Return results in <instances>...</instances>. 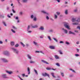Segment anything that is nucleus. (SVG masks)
I'll return each mask as SVG.
<instances>
[{"instance_id":"obj_30","label":"nucleus","mask_w":80,"mask_h":80,"mask_svg":"<svg viewBox=\"0 0 80 80\" xmlns=\"http://www.w3.org/2000/svg\"><path fill=\"white\" fill-rule=\"evenodd\" d=\"M19 46V45L18 44H17L15 45V47H18V46Z\"/></svg>"},{"instance_id":"obj_41","label":"nucleus","mask_w":80,"mask_h":80,"mask_svg":"<svg viewBox=\"0 0 80 80\" xmlns=\"http://www.w3.org/2000/svg\"><path fill=\"white\" fill-rule=\"evenodd\" d=\"M12 11L13 13H15V12H15V10H14V9H12Z\"/></svg>"},{"instance_id":"obj_37","label":"nucleus","mask_w":80,"mask_h":80,"mask_svg":"<svg viewBox=\"0 0 80 80\" xmlns=\"http://www.w3.org/2000/svg\"><path fill=\"white\" fill-rule=\"evenodd\" d=\"M66 44H67V45H69L70 44V43H69V42H66Z\"/></svg>"},{"instance_id":"obj_23","label":"nucleus","mask_w":80,"mask_h":80,"mask_svg":"<svg viewBox=\"0 0 80 80\" xmlns=\"http://www.w3.org/2000/svg\"><path fill=\"white\" fill-rule=\"evenodd\" d=\"M34 71L35 73H36V74H37V75H38V72H37V70H36L34 69Z\"/></svg>"},{"instance_id":"obj_62","label":"nucleus","mask_w":80,"mask_h":80,"mask_svg":"<svg viewBox=\"0 0 80 80\" xmlns=\"http://www.w3.org/2000/svg\"><path fill=\"white\" fill-rule=\"evenodd\" d=\"M26 46L27 47H28V44H26Z\"/></svg>"},{"instance_id":"obj_6","label":"nucleus","mask_w":80,"mask_h":80,"mask_svg":"<svg viewBox=\"0 0 80 80\" xmlns=\"http://www.w3.org/2000/svg\"><path fill=\"white\" fill-rule=\"evenodd\" d=\"M3 54L6 55H7L8 54V51H4L3 52Z\"/></svg>"},{"instance_id":"obj_50","label":"nucleus","mask_w":80,"mask_h":80,"mask_svg":"<svg viewBox=\"0 0 80 80\" xmlns=\"http://www.w3.org/2000/svg\"><path fill=\"white\" fill-rule=\"evenodd\" d=\"M63 43V42L61 41L60 42V43Z\"/></svg>"},{"instance_id":"obj_17","label":"nucleus","mask_w":80,"mask_h":80,"mask_svg":"<svg viewBox=\"0 0 80 80\" xmlns=\"http://www.w3.org/2000/svg\"><path fill=\"white\" fill-rule=\"evenodd\" d=\"M38 27L37 25H36L35 26H32V28H37Z\"/></svg>"},{"instance_id":"obj_60","label":"nucleus","mask_w":80,"mask_h":80,"mask_svg":"<svg viewBox=\"0 0 80 80\" xmlns=\"http://www.w3.org/2000/svg\"><path fill=\"white\" fill-rule=\"evenodd\" d=\"M0 43H1V44H2V43H3V42H2L0 41Z\"/></svg>"},{"instance_id":"obj_53","label":"nucleus","mask_w":80,"mask_h":80,"mask_svg":"<svg viewBox=\"0 0 80 80\" xmlns=\"http://www.w3.org/2000/svg\"><path fill=\"white\" fill-rule=\"evenodd\" d=\"M77 9H75L74 10V12H77Z\"/></svg>"},{"instance_id":"obj_2","label":"nucleus","mask_w":80,"mask_h":80,"mask_svg":"<svg viewBox=\"0 0 80 80\" xmlns=\"http://www.w3.org/2000/svg\"><path fill=\"white\" fill-rule=\"evenodd\" d=\"M42 75H43V77H46V76H47V77H48L49 78H50V76L49 75V74L46 72H45L44 74L42 73Z\"/></svg>"},{"instance_id":"obj_28","label":"nucleus","mask_w":80,"mask_h":80,"mask_svg":"<svg viewBox=\"0 0 80 80\" xmlns=\"http://www.w3.org/2000/svg\"><path fill=\"white\" fill-rule=\"evenodd\" d=\"M20 43H21V44L23 47H25V44H23V43L22 42H21Z\"/></svg>"},{"instance_id":"obj_3","label":"nucleus","mask_w":80,"mask_h":80,"mask_svg":"<svg viewBox=\"0 0 80 80\" xmlns=\"http://www.w3.org/2000/svg\"><path fill=\"white\" fill-rule=\"evenodd\" d=\"M72 20L73 22H76V21L77 22H80V19H78L77 20H76V18H73Z\"/></svg>"},{"instance_id":"obj_13","label":"nucleus","mask_w":80,"mask_h":80,"mask_svg":"<svg viewBox=\"0 0 80 80\" xmlns=\"http://www.w3.org/2000/svg\"><path fill=\"white\" fill-rule=\"evenodd\" d=\"M28 74H30V68L29 67L28 68Z\"/></svg>"},{"instance_id":"obj_49","label":"nucleus","mask_w":80,"mask_h":80,"mask_svg":"<svg viewBox=\"0 0 80 80\" xmlns=\"http://www.w3.org/2000/svg\"><path fill=\"white\" fill-rule=\"evenodd\" d=\"M76 44H77V45H78V44H79V42L78 41L76 42Z\"/></svg>"},{"instance_id":"obj_25","label":"nucleus","mask_w":80,"mask_h":80,"mask_svg":"<svg viewBox=\"0 0 80 80\" xmlns=\"http://www.w3.org/2000/svg\"><path fill=\"white\" fill-rule=\"evenodd\" d=\"M33 43H34V45H37V42H36L35 41H34Z\"/></svg>"},{"instance_id":"obj_45","label":"nucleus","mask_w":80,"mask_h":80,"mask_svg":"<svg viewBox=\"0 0 80 80\" xmlns=\"http://www.w3.org/2000/svg\"><path fill=\"white\" fill-rule=\"evenodd\" d=\"M55 18H57V15H55Z\"/></svg>"},{"instance_id":"obj_5","label":"nucleus","mask_w":80,"mask_h":80,"mask_svg":"<svg viewBox=\"0 0 80 80\" xmlns=\"http://www.w3.org/2000/svg\"><path fill=\"white\" fill-rule=\"evenodd\" d=\"M12 50L15 51L16 53H18V51L17 50V49H15L14 48H12Z\"/></svg>"},{"instance_id":"obj_29","label":"nucleus","mask_w":80,"mask_h":80,"mask_svg":"<svg viewBox=\"0 0 80 80\" xmlns=\"http://www.w3.org/2000/svg\"><path fill=\"white\" fill-rule=\"evenodd\" d=\"M61 74L62 77H64V73L63 72H61Z\"/></svg>"},{"instance_id":"obj_33","label":"nucleus","mask_w":80,"mask_h":80,"mask_svg":"<svg viewBox=\"0 0 80 80\" xmlns=\"http://www.w3.org/2000/svg\"><path fill=\"white\" fill-rule=\"evenodd\" d=\"M48 38L49 39L50 41H51V40H52V39H51V38H50V37L48 36Z\"/></svg>"},{"instance_id":"obj_52","label":"nucleus","mask_w":80,"mask_h":80,"mask_svg":"<svg viewBox=\"0 0 80 80\" xmlns=\"http://www.w3.org/2000/svg\"><path fill=\"white\" fill-rule=\"evenodd\" d=\"M56 1H57L58 2H60V0H56Z\"/></svg>"},{"instance_id":"obj_14","label":"nucleus","mask_w":80,"mask_h":80,"mask_svg":"<svg viewBox=\"0 0 80 80\" xmlns=\"http://www.w3.org/2000/svg\"><path fill=\"white\" fill-rule=\"evenodd\" d=\"M39 30H44V28L43 27H41L39 28Z\"/></svg>"},{"instance_id":"obj_31","label":"nucleus","mask_w":80,"mask_h":80,"mask_svg":"<svg viewBox=\"0 0 80 80\" xmlns=\"http://www.w3.org/2000/svg\"><path fill=\"white\" fill-rule=\"evenodd\" d=\"M29 29H30V26H28L27 30L28 31L29 30Z\"/></svg>"},{"instance_id":"obj_47","label":"nucleus","mask_w":80,"mask_h":80,"mask_svg":"<svg viewBox=\"0 0 80 80\" xmlns=\"http://www.w3.org/2000/svg\"><path fill=\"white\" fill-rule=\"evenodd\" d=\"M7 16H8V18H11V17L10 16L9 14H8Z\"/></svg>"},{"instance_id":"obj_19","label":"nucleus","mask_w":80,"mask_h":80,"mask_svg":"<svg viewBox=\"0 0 80 80\" xmlns=\"http://www.w3.org/2000/svg\"><path fill=\"white\" fill-rule=\"evenodd\" d=\"M14 42H11V45H12V46L14 45Z\"/></svg>"},{"instance_id":"obj_18","label":"nucleus","mask_w":80,"mask_h":80,"mask_svg":"<svg viewBox=\"0 0 80 80\" xmlns=\"http://www.w3.org/2000/svg\"><path fill=\"white\" fill-rule=\"evenodd\" d=\"M51 75L53 78H55L56 77L55 76H54V73H52Z\"/></svg>"},{"instance_id":"obj_35","label":"nucleus","mask_w":80,"mask_h":80,"mask_svg":"<svg viewBox=\"0 0 80 80\" xmlns=\"http://www.w3.org/2000/svg\"><path fill=\"white\" fill-rule=\"evenodd\" d=\"M27 2V0H23V2Z\"/></svg>"},{"instance_id":"obj_12","label":"nucleus","mask_w":80,"mask_h":80,"mask_svg":"<svg viewBox=\"0 0 80 80\" xmlns=\"http://www.w3.org/2000/svg\"><path fill=\"white\" fill-rule=\"evenodd\" d=\"M69 34H73V35H75V34L73 32H72L71 31H69Z\"/></svg>"},{"instance_id":"obj_59","label":"nucleus","mask_w":80,"mask_h":80,"mask_svg":"<svg viewBox=\"0 0 80 80\" xmlns=\"http://www.w3.org/2000/svg\"><path fill=\"white\" fill-rule=\"evenodd\" d=\"M25 74H22V76H23V77H25Z\"/></svg>"},{"instance_id":"obj_34","label":"nucleus","mask_w":80,"mask_h":80,"mask_svg":"<svg viewBox=\"0 0 80 80\" xmlns=\"http://www.w3.org/2000/svg\"><path fill=\"white\" fill-rule=\"evenodd\" d=\"M46 69L48 70H51V68H46Z\"/></svg>"},{"instance_id":"obj_38","label":"nucleus","mask_w":80,"mask_h":80,"mask_svg":"<svg viewBox=\"0 0 80 80\" xmlns=\"http://www.w3.org/2000/svg\"><path fill=\"white\" fill-rule=\"evenodd\" d=\"M78 23H73L72 24L73 25H78Z\"/></svg>"},{"instance_id":"obj_32","label":"nucleus","mask_w":80,"mask_h":80,"mask_svg":"<svg viewBox=\"0 0 80 80\" xmlns=\"http://www.w3.org/2000/svg\"><path fill=\"white\" fill-rule=\"evenodd\" d=\"M12 28L13 29H14L15 30H16V29H17V28L15 27L14 26L12 27Z\"/></svg>"},{"instance_id":"obj_43","label":"nucleus","mask_w":80,"mask_h":80,"mask_svg":"<svg viewBox=\"0 0 80 80\" xmlns=\"http://www.w3.org/2000/svg\"><path fill=\"white\" fill-rule=\"evenodd\" d=\"M57 14L58 15H60V12H57Z\"/></svg>"},{"instance_id":"obj_46","label":"nucleus","mask_w":80,"mask_h":80,"mask_svg":"<svg viewBox=\"0 0 80 80\" xmlns=\"http://www.w3.org/2000/svg\"><path fill=\"white\" fill-rule=\"evenodd\" d=\"M75 56H76V57H78V56H79V55H78V54H75Z\"/></svg>"},{"instance_id":"obj_58","label":"nucleus","mask_w":80,"mask_h":80,"mask_svg":"<svg viewBox=\"0 0 80 80\" xmlns=\"http://www.w3.org/2000/svg\"><path fill=\"white\" fill-rule=\"evenodd\" d=\"M77 52H79V49H77Z\"/></svg>"},{"instance_id":"obj_55","label":"nucleus","mask_w":80,"mask_h":80,"mask_svg":"<svg viewBox=\"0 0 80 80\" xmlns=\"http://www.w3.org/2000/svg\"><path fill=\"white\" fill-rule=\"evenodd\" d=\"M77 28H78L79 29V30H80V27L79 26Z\"/></svg>"},{"instance_id":"obj_24","label":"nucleus","mask_w":80,"mask_h":80,"mask_svg":"<svg viewBox=\"0 0 80 80\" xmlns=\"http://www.w3.org/2000/svg\"><path fill=\"white\" fill-rule=\"evenodd\" d=\"M53 39L54 40H55L56 42H58V40H57V39H56V38H53Z\"/></svg>"},{"instance_id":"obj_44","label":"nucleus","mask_w":80,"mask_h":80,"mask_svg":"<svg viewBox=\"0 0 80 80\" xmlns=\"http://www.w3.org/2000/svg\"><path fill=\"white\" fill-rule=\"evenodd\" d=\"M70 70H72L73 72H75V71L74 70H72V69H70Z\"/></svg>"},{"instance_id":"obj_42","label":"nucleus","mask_w":80,"mask_h":80,"mask_svg":"<svg viewBox=\"0 0 80 80\" xmlns=\"http://www.w3.org/2000/svg\"><path fill=\"white\" fill-rule=\"evenodd\" d=\"M46 18V19H47V20H48V19H49V18L48 17V16H47Z\"/></svg>"},{"instance_id":"obj_48","label":"nucleus","mask_w":80,"mask_h":80,"mask_svg":"<svg viewBox=\"0 0 80 80\" xmlns=\"http://www.w3.org/2000/svg\"><path fill=\"white\" fill-rule=\"evenodd\" d=\"M31 17L32 18H33V15H32L31 16Z\"/></svg>"},{"instance_id":"obj_7","label":"nucleus","mask_w":80,"mask_h":80,"mask_svg":"<svg viewBox=\"0 0 80 80\" xmlns=\"http://www.w3.org/2000/svg\"><path fill=\"white\" fill-rule=\"evenodd\" d=\"M2 60L4 62H8V61L5 59H2Z\"/></svg>"},{"instance_id":"obj_15","label":"nucleus","mask_w":80,"mask_h":80,"mask_svg":"<svg viewBox=\"0 0 80 80\" xmlns=\"http://www.w3.org/2000/svg\"><path fill=\"white\" fill-rule=\"evenodd\" d=\"M2 23L4 25V26H5L6 27L7 26V24H6V23L4 22V21H2Z\"/></svg>"},{"instance_id":"obj_9","label":"nucleus","mask_w":80,"mask_h":80,"mask_svg":"<svg viewBox=\"0 0 80 80\" xmlns=\"http://www.w3.org/2000/svg\"><path fill=\"white\" fill-rule=\"evenodd\" d=\"M6 76L7 75L6 74H4L2 75V77L3 78H7Z\"/></svg>"},{"instance_id":"obj_64","label":"nucleus","mask_w":80,"mask_h":80,"mask_svg":"<svg viewBox=\"0 0 80 80\" xmlns=\"http://www.w3.org/2000/svg\"><path fill=\"white\" fill-rule=\"evenodd\" d=\"M75 32H76L77 33H78V31H75Z\"/></svg>"},{"instance_id":"obj_63","label":"nucleus","mask_w":80,"mask_h":80,"mask_svg":"<svg viewBox=\"0 0 80 80\" xmlns=\"http://www.w3.org/2000/svg\"><path fill=\"white\" fill-rule=\"evenodd\" d=\"M36 52L37 53H39L40 52H39L38 51H36Z\"/></svg>"},{"instance_id":"obj_20","label":"nucleus","mask_w":80,"mask_h":80,"mask_svg":"<svg viewBox=\"0 0 80 80\" xmlns=\"http://www.w3.org/2000/svg\"><path fill=\"white\" fill-rule=\"evenodd\" d=\"M42 13H46V14H47V15H48V13L44 12V11H42Z\"/></svg>"},{"instance_id":"obj_10","label":"nucleus","mask_w":80,"mask_h":80,"mask_svg":"<svg viewBox=\"0 0 80 80\" xmlns=\"http://www.w3.org/2000/svg\"><path fill=\"white\" fill-rule=\"evenodd\" d=\"M62 30H64L65 33H68V31L67 30L64 29L63 28H62Z\"/></svg>"},{"instance_id":"obj_16","label":"nucleus","mask_w":80,"mask_h":80,"mask_svg":"<svg viewBox=\"0 0 80 80\" xmlns=\"http://www.w3.org/2000/svg\"><path fill=\"white\" fill-rule=\"evenodd\" d=\"M9 74H12V72H9V71H6Z\"/></svg>"},{"instance_id":"obj_26","label":"nucleus","mask_w":80,"mask_h":80,"mask_svg":"<svg viewBox=\"0 0 80 80\" xmlns=\"http://www.w3.org/2000/svg\"><path fill=\"white\" fill-rule=\"evenodd\" d=\"M30 63H35V62L31 61L30 62Z\"/></svg>"},{"instance_id":"obj_51","label":"nucleus","mask_w":80,"mask_h":80,"mask_svg":"<svg viewBox=\"0 0 80 80\" xmlns=\"http://www.w3.org/2000/svg\"><path fill=\"white\" fill-rule=\"evenodd\" d=\"M20 14L21 15H22V14H23V12H20Z\"/></svg>"},{"instance_id":"obj_40","label":"nucleus","mask_w":80,"mask_h":80,"mask_svg":"<svg viewBox=\"0 0 80 80\" xmlns=\"http://www.w3.org/2000/svg\"><path fill=\"white\" fill-rule=\"evenodd\" d=\"M11 31H12V32H13V33H15V31L13 30V29H12Z\"/></svg>"},{"instance_id":"obj_1","label":"nucleus","mask_w":80,"mask_h":80,"mask_svg":"<svg viewBox=\"0 0 80 80\" xmlns=\"http://www.w3.org/2000/svg\"><path fill=\"white\" fill-rule=\"evenodd\" d=\"M64 27L67 28L68 30H70V28H69V26H68V24L67 22H65L64 25Z\"/></svg>"},{"instance_id":"obj_27","label":"nucleus","mask_w":80,"mask_h":80,"mask_svg":"<svg viewBox=\"0 0 80 80\" xmlns=\"http://www.w3.org/2000/svg\"><path fill=\"white\" fill-rule=\"evenodd\" d=\"M56 65H57V66H58V67H60V64H59L58 63H56Z\"/></svg>"},{"instance_id":"obj_61","label":"nucleus","mask_w":80,"mask_h":80,"mask_svg":"<svg viewBox=\"0 0 80 80\" xmlns=\"http://www.w3.org/2000/svg\"><path fill=\"white\" fill-rule=\"evenodd\" d=\"M28 33H31L32 32V31H28Z\"/></svg>"},{"instance_id":"obj_36","label":"nucleus","mask_w":80,"mask_h":80,"mask_svg":"<svg viewBox=\"0 0 80 80\" xmlns=\"http://www.w3.org/2000/svg\"><path fill=\"white\" fill-rule=\"evenodd\" d=\"M34 21H36L37 20V18L36 17H35L33 19Z\"/></svg>"},{"instance_id":"obj_8","label":"nucleus","mask_w":80,"mask_h":80,"mask_svg":"<svg viewBox=\"0 0 80 80\" xmlns=\"http://www.w3.org/2000/svg\"><path fill=\"white\" fill-rule=\"evenodd\" d=\"M50 48V49H55V46H51L49 47Z\"/></svg>"},{"instance_id":"obj_39","label":"nucleus","mask_w":80,"mask_h":80,"mask_svg":"<svg viewBox=\"0 0 80 80\" xmlns=\"http://www.w3.org/2000/svg\"><path fill=\"white\" fill-rule=\"evenodd\" d=\"M28 58H29V59H31V57L30 56H29V55H28Z\"/></svg>"},{"instance_id":"obj_4","label":"nucleus","mask_w":80,"mask_h":80,"mask_svg":"<svg viewBox=\"0 0 80 80\" xmlns=\"http://www.w3.org/2000/svg\"><path fill=\"white\" fill-rule=\"evenodd\" d=\"M42 62H43V63H46V64H49L48 62L44 61V60H42Z\"/></svg>"},{"instance_id":"obj_21","label":"nucleus","mask_w":80,"mask_h":80,"mask_svg":"<svg viewBox=\"0 0 80 80\" xmlns=\"http://www.w3.org/2000/svg\"><path fill=\"white\" fill-rule=\"evenodd\" d=\"M65 13L66 15H67V14H68V10H66L65 11Z\"/></svg>"},{"instance_id":"obj_56","label":"nucleus","mask_w":80,"mask_h":80,"mask_svg":"<svg viewBox=\"0 0 80 80\" xmlns=\"http://www.w3.org/2000/svg\"><path fill=\"white\" fill-rule=\"evenodd\" d=\"M50 32H53V30H51L49 31Z\"/></svg>"},{"instance_id":"obj_22","label":"nucleus","mask_w":80,"mask_h":80,"mask_svg":"<svg viewBox=\"0 0 80 80\" xmlns=\"http://www.w3.org/2000/svg\"><path fill=\"white\" fill-rule=\"evenodd\" d=\"M59 52L60 54L61 55H62L63 54V53L62 52V51H61V50H59L58 51Z\"/></svg>"},{"instance_id":"obj_57","label":"nucleus","mask_w":80,"mask_h":80,"mask_svg":"<svg viewBox=\"0 0 80 80\" xmlns=\"http://www.w3.org/2000/svg\"><path fill=\"white\" fill-rule=\"evenodd\" d=\"M16 20H18V17H16Z\"/></svg>"},{"instance_id":"obj_54","label":"nucleus","mask_w":80,"mask_h":80,"mask_svg":"<svg viewBox=\"0 0 80 80\" xmlns=\"http://www.w3.org/2000/svg\"><path fill=\"white\" fill-rule=\"evenodd\" d=\"M19 78H20V80H23V79H22V78H21L20 76H19Z\"/></svg>"},{"instance_id":"obj_11","label":"nucleus","mask_w":80,"mask_h":80,"mask_svg":"<svg viewBox=\"0 0 80 80\" xmlns=\"http://www.w3.org/2000/svg\"><path fill=\"white\" fill-rule=\"evenodd\" d=\"M55 57L56 59H59V57L57 55H55Z\"/></svg>"}]
</instances>
